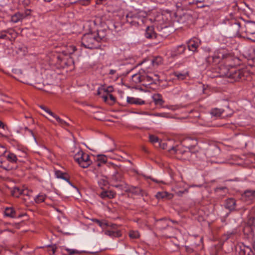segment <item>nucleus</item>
Masks as SVG:
<instances>
[{
  "label": "nucleus",
  "mask_w": 255,
  "mask_h": 255,
  "mask_svg": "<svg viewBox=\"0 0 255 255\" xmlns=\"http://www.w3.org/2000/svg\"><path fill=\"white\" fill-rule=\"evenodd\" d=\"M104 38V36L100 35L99 32L85 34L82 38L81 44L86 48H97L99 46V42Z\"/></svg>",
  "instance_id": "f257e3e1"
},
{
  "label": "nucleus",
  "mask_w": 255,
  "mask_h": 255,
  "mask_svg": "<svg viewBox=\"0 0 255 255\" xmlns=\"http://www.w3.org/2000/svg\"><path fill=\"white\" fill-rule=\"evenodd\" d=\"M232 28L236 33L245 32L247 36L255 34V22H248L242 25L239 21L234 20L232 22Z\"/></svg>",
  "instance_id": "f03ea898"
},
{
  "label": "nucleus",
  "mask_w": 255,
  "mask_h": 255,
  "mask_svg": "<svg viewBox=\"0 0 255 255\" xmlns=\"http://www.w3.org/2000/svg\"><path fill=\"white\" fill-rule=\"evenodd\" d=\"M171 153H175L178 158L183 160H189L192 153L189 148H187L183 144L173 146L168 149Z\"/></svg>",
  "instance_id": "7ed1b4c3"
},
{
  "label": "nucleus",
  "mask_w": 255,
  "mask_h": 255,
  "mask_svg": "<svg viewBox=\"0 0 255 255\" xmlns=\"http://www.w3.org/2000/svg\"><path fill=\"white\" fill-rule=\"evenodd\" d=\"M220 73L223 76H225L233 79L235 81H238L244 78V72L243 70H236L232 68L230 70L223 67L220 70Z\"/></svg>",
  "instance_id": "20e7f679"
},
{
  "label": "nucleus",
  "mask_w": 255,
  "mask_h": 255,
  "mask_svg": "<svg viewBox=\"0 0 255 255\" xmlns=\"http://www.w3.org/2000/svg\"><path fill=\"white\" fill-rule=\"evenodd\" d=\"M229 54L224 49L216 50L213 55L206 58V62L208 65H217L223 59L226 58Z\"/></svg>",
  "instance_id": "39448f33"
},
{
  "label": "nucleus",
  "mask_w": 255,
  "mask_h": 255,
  "mask_svg": "<svg viewBox=\"0 0 255 255\" xmlns=\"http://www.w3.org/2000/svg\"><path fill=\"white\" fill-rule=\"evenodd\" d=\"M74 158L82 168H87L92 163L89 155L81 149H78V151L74 155Z\"/></svg>",
  "instance_id": "423d86ee"
},
{
  "label": "nucleus",
  "mask_w": 255,
  "mask_h": 255,
  "mask_svg": "<svg viewBox=\"0 0 255 255\" xmlns=\"http://www.w3.org/2000/svg\"><path fill=\"white\" fill-rule=\"evenodd\" d=\"M241 199L247 204H251L255 200V190H247L242 195Z\"/></svg>",
  "instance_id": "0eeeda50"
},
{
  "label": "nucleus",
  "mask_w": 255,
  "mask_h": 255,
  "mask_svg": "<svg viewBox=\"0 0 255 255\" xmlns=\"http://www.w3.org/2000/svg\"><path fill=\"white\" fill-rule=\"evenodd\" d=\"M186 50L185 45H179L173 47L170 50V56L174 58L184 53Z\"/></svg>",
  "instance_id": "6e6552de"
},
{
  "label": "nucleus",
  "mask_w": 255,
  "mask_h": 255,
  "mask_svg": "<svg viewBox=\"0 0 255 255\" xmlns=\"http://www.w3.org/2000/svg\"><path fill=\"white\" fill-rule=\"evenodd\" d=\"M182 144L184 146L187 147V148H189L191 151L197 145L198 142L196 139L191 137H188L182 141Z\"/></svg>",
  "instance_id": "1a4fd4ad"
},
{
  "label": "nucleus",
  "mask_w": 255,
  "mask_h": 255,
  "mask_svg": "<svg viewBox=\"0 0 255 255\" xmlns=\"http://www.w3.org/2000/svg\"><path fill=\"white\" fill-rule=\"evenodd\" d=\"M213 2V0H190L189 4H196L198 7L202 8L209 6Z\"/></svg>",
  "instance_id": "9d476101"
},
{
  "label": "nucleus",
  "mask_w": 255,
  "mask_h": 255,
  "mask_svg": "<svg viewBox=\"0 0 255 255\" xmlns=\"http://www.w3.org/2000/svg\"><path fill=\"white\" fill-rule=\"evenodd\" d=\"M132 18L139 21V24H143L145 22L146 13L142 11L132 12Z\"/></svg>",
  "instance_id": "9b49d317"
},
{
  "label": "nucleus",
  "mask_w": 255,
  "mask_h": 255,
  "mask_svg": "<svg viewBox=\"0 0 255 255\" xmlns=\"http://www.w3.org/2000/svg\"><path fill=\"white\" fill-rule=\"evenodd\" d=\"M169 220L166 219H160L156 222V226L160 230L165 229L170 225Z\"/></svg>",
  "instance_id": "f8f14e48"
},
{
  "label": "nucleus",
  "mask_w": 255,
  "mask_h": 255,
  "mask_svg": "<svg viewBox=\"0 0 255 255\" xmlns=\"http://www.w3.org/2000/svg\"><path fill=\"white\" fill-rule=\"evenodd\" d=\"M145 36L147 38L152 39L156 38V34L154 30L153 26L147 27L145 33Z\"/></svg>",
  "instance_id": "ddd939ff"
},
{
  "label": "nucleus",
  "mask_w": 255,
  "mask_h": 255,
  "mask_svg": "<svg viewBox=\"0 0 255 255\" xmlns=\"http://www.w3.org/2000/svg\"><path fill=\"white\" fill-rule=\"evenodd\" d=\"M236 200L233 198H229L226 200L225 207L230 211L234 210L236 208Z\"/></svg>",
  "instance_id": "4468645a"
},
{
  "label": "nucleus",
  "mask_w": 255,
  "mask_h": 255,
  "mask_svg": "<svg viewBox=\"0 0 255 255\" xmlns=\"http://www.w3.org/2000/svg\"><path fill=\"white\" fill-rule=\"evenodd\" d=\"M116 193L111 190H104L102 191L100 196L102 199H112L115 197Z\"/></svg>",
  "instance_id": "2eb2a0df"
},
{
  "label": "nucleus",
  "mask_w": 255,
  "mask_h": 255,
  "mask_svg": "<svg viewBox=\"0 0 255 255\" xmlns=\"http://www.w3.org/2000/svg\"><path fill=\"white\" fill-rule=\"evenodd\" d=\"M199 43L197 39H191L188 43V47L190 51H195L199 47Z\"/></svg>",
  "instance_id": "dca6fc26"
},
{
  "label": "nucleus",
  "mask_w": 255,
  "mask_h": 255,
  "mask_svg": "<svg viewBox=\"0 0 255 255\" xmlns=\"http://www.w3.org/2000/svg\"><path fill=\"white\" fill-rule=\"evenodd\" d=\"M173 197V195L172 194L169 193L165 191L158 192L156 195V197L158 199H166L169 200L172 199Z\"/></svg>",
  "instance_id": "f3484780"
},
{
  "label": "nucleus",
  "mask_w": 255,
  "mask_h": 255,
  "mask_svg": "<svg viewBox=\"0 0 255 255\" xmlns=\"http://www.w3.org/2000/svg\"><path fill=\"white\" fill-rule=\"evenodd\" d=\"M127 101L128 104L138 105H143L145 103V102L141 99L130 97H127Z\"/></svg>",
  "instance_id": "a211bd4d"
},
{
  "label": "nucleus",
  "mask_w": 255,
  "mask_h": 255,
  "mask_svg": "<svg viewBox=\"0 0 255 255\" xmlns=\"http://www.w3.org/2000/svg\"><path fill=\"white\" fill-rule=\"evenodd\" d=\"M28 191L26 190H21L18 187H14L11 191V195L15 197H18L20 195H27Z\"/></svg>",
  "instance_id": "6ab92c4d"
},
{
  "label": "nucleus",
  "mask_w": 255,
  "mask_h": 255,
  "mask_svg": "<svg viewBox=\"0 0 255 255\" xmlns=\"http://www.w3.org/2000/svg\"><path fill=\"white\" fill-rule=\"evenodd\" d=\"M128 192L131 193L132 194L135 195H141L143 196V191L140 188L136 187H128Z\"/></svg>",
  "instance_id": "aec40b11"
},
{
  "label": "nucleus",
  "mask_w": 255,
  "mask_h": 255,
  "mask_svg": "<svg viewBox=\"0 0 255 255\" xmlns=\"http://www.w3.org/2000/svg\"><path fill=\"white\" fill-rule=\"evenodd\" d=\"M132 12H129L127 15V21L131 25L137 26L139 25V21L136 20L134 18H132Z\"/></svg>",
  "instance_id": "412c9836"
},
{
  "label": "nucleus",
  "mask_w": 255,
  "mask_h": 255,
  "mask_svg": "<svg viewBox=\"0 0 255 255\" xmlns=\"http://www.w3.org/2000/svg\"><path fill=\"white\" fill-rule=\"evenodd\" d=\"M158 79V77L157 75H154V77L149 75L143 76V81L146 82L148 85L155 83Z\"/></svg>",
  "instance_id": "4be33fe9"
},
{
  "label": "nucleus",
  "mask_w": 255,
  "mask_h": 255,
  "mask_svg": "<svg viewBox=\"0 0 255 255\" xmlns=\"http://www.w3.org/2000/svg\"><path fill=\"white\" fill-rule=\"evenodd\" d=\"M55 175L57 178L62 179L66 181L69 184L72 185V184L70 182L67 175L65 173L62 172L60 170H56L55 171Z\"/></svg>",
  "instance_id": "5701e85b"
},
{
  "label": "nucleus",
  "mask_w": 255,
  "mask_h": 255,
  "mask_svg": "<svg viewBox=\"0 0 255 255\" xmlns=\"http://www.w3.org/2000/svg\"><path fill=\"white\" fill-rule=\"evenodd\" d=\"M98 183L100 188L104 189V187L107 186L108 185L107 177L103 176L100 177L98 180Z\"/></svg>",
  "instance_id": "b1692460"
},
{
  "label": "nucleus",
  "mask_w": 255,
  "mask_h": 255,
  "mask_svg": "<svg viewBox=\"0 0 255 255\" xmlns=\"http://www.w3.org/2000/svg\"><path fill=\"white\" fill-rule=\"evenodd\" d=\"M24 17V15L20 12H17L11 16V21L14 23L21 21Z\"/></svg>",
  "instance_id": "393cba45"
},
{
  "label": "nucleus",
  "mask_w": 255,
  "mask_h": 255,
  "mask_svg": "<svg viewBox=\"0 0 255 255\" xmlns=\"http://www.w3.org/2000/svg\"><path fill=\"white\" fill-rule=\"evenodd\" d=\"M241 255H253L252 249L246 246H243L241 247Z\"/></svg>",
  "instance_id": "a878e982"
},
{
  "label": "nucleus",
  "mask_w": 255,
  "mask_h": 255,
  "mask_svg": "<svg viewBox=\"0 0 255 255\" xmlns=\"http://www.w3.org/2000/svg\"><path fill=\"white\" fill-rule=\"evenodd\" d=\"M153 101L156 105H162L164 101L162 99V96L159 94H156L152 96Z\"/></svg>",
  "instance_id": "bb28decb"
},
{
  "label": "nucleus",
  "mask_w": 255,
  "mask_h": 255,
  "mask_svg": "<svg viewBox=\"0 0 255 255\" xmlns=\"http://www.w3.org/2000/svg\"><path fill=\"white\" fill-rule=\"evenodd\" d=\"M4 215L5 216L11 218L16 217L15 211L14 209L11 207H7L5 209Z\"/></svg>",
  "instance_id": "cd10ccee"
},
{
  "label": "nucleus",
  "mask_w": 255,
  "mask_h": 255,
  "mask_svg": "<svg viewBox=\"0 0 255 255\" xmlns=\"http://www.w3.org/2000/svg\"><path fill=\"white\" fill-rule=\"evenodd\" d=\"M112 181L122 182L123 180V175L121 172H116L112 176Z\"/></svg>",
  "instance_id": "c85d7f7f"
},
{
  "label": "nucleus",
  "mask_w": 255,
  "mask_h": 255,
  "mask_svg": "<svg viewBox=\"0 0 255 255\" xmlns=\"http://www.w3.org/2000/svg\"><path fill=\"white\" fill-rule=\"evenodd\" d=\"M131 81L135 84H138L143 81V76L139 73H136L132 76Z\"/></svg>",
  "instance_id": "c756f323"
},
{
  "label": "nucleus",
  "mask_w": 255,
  "mask_h": 255,
  "mask_svg": "<svg viewBox=\"0 0 255 255\" xmlns=\"http://www.w3.org/2000/svg\"><path fill=\"white\" fill-rule=\"evenodd\" d=\"M6 159L12 163H15L17 161V158L14 153L9 152L6 156Z\"/></svg>",
  "instance_id": "7c9ffc66"
},
{
  "label": "nucleus",
  "mask_w": 255,
  "mask_h": 255,
  "mask_svg": "<svg viewBox=\"0 0 255 255\" xmlns=\"http://www.w3.org/2000/svg\"><path fill=\"white\" fill-rule=\"evenodd\" d=\"M46 196L43 193H39L34 198V200L36 203H40L44 201Z\"/></svg>",
  "instance_id": "2f4dec72"
},
{
  "label": "nucleus",
  "mask_w": 255,
  "mask_h": 255,
  "mask_svg": "<svg viewBox=\"0 0 255 255\" xmlns=\"http://www.w3.org/2000/svg\"><path fill=\"white\" fill-rule=\"evenodd\" d=\"M113 186L122 190L128 191V185L123 181L120 184L114 185Z\"/></svg>",
  "instance_id": "473e14b6"
},
{
  "label": "nucleus",
  "mask_w": 255,
  "mask_h": 255,
  "mask_svg": "<svg viewBox=\"0 0 255 255\" xmlns=\"http://www.w3.org/2000/svg\"><path fill=\"white\" fill-rule=\"evenodd\" d=\"M105 234L111 237H119L121 236L120 231H111L107 230L105 232Z\"/></svg>",
  "instance_id": "72a5a7b5"
},
{
  "label": "nucleus",
  "mask_w": 255,
  "mask_h": 255,
  "mask_svg": "<svg viewBox=\"0 0 255 255\" xmlns=\"http://www.w3.org/2000/svg\"><path fill=\"white\" fill-rule=\"evenodd\" d=\"M56 250L57 247L55 245L48 246L47 248V252L50 255H54Z\"/></svg>",
  "instance_id": "f704fd0d"
},
{
  "label": "nucleus",
  "mask_w": 255,
  "mask_h": 255,
  "mask_svg": "<svg viewBox=\"0 0 255 255\" xmlns=\"http://www.w3.org/2000/svg\"><path fill=\"white\" fill-rule=\"evenodd\" d=\"M223 112V110L219 109H214L212 110L211 114L216 117H220Z\"/></svg>",
  "instance_id": "c9c22d12"
},
{
  "label": "nucleus",
  "mask_w": 255,
  "mask_h": 255,
  "mask_svg": "<svg viewBox=\"0 0 255 255\" xmlns=\"http://www.w3.org/2000/svg\"><path fill=\"white\" fill-rule=\"evenodd\" d=\"M162 62V59L161 57H157L152 60V65L154 66H158Z\"/></svg>",
  "instance_id": "e433bc0d"
},
{
  "label": "nucleus",
  "mask_w": 255,
  "mask_h": 255,
  "mask_svg": "<svg viewBox=\"0 0 255 255\" xmlns=\"http://www.w3.org/2000/svg\"><path fill=\"white\" fill-rule=\"evenodd\" d=\"M129 236L131 239H137L139 237V234L136 231H131L129 233Z\"/></svg>",
  "instance_id": "4c0bfd02"
},
{
  "label": "nucleus",
  "mask_w": 255,
  "mask_h": 255,
  "mask_svg": "<svg viewBox=\"0 0 255 255\" xmlns=\"http://www.w3.org/2000/svg\"><path fill=\"white\" fill-rule=\"evenodd\" d=\"M149 141L152 143H155L157 142H159V138L157 136H156L154 135H150L149 136Z\"/></svg>",
  "instance_id": "58836bf2"
},
{
  "label": "nucleus",
  "mask_w": 255,
  "mask_h": 255,
  "mask_svg": "<svg viewBox=\"0 0 255 255\" xmlns=\"http://www.w3.org/2000/svg\"><path fill=\"white\" fill-rule=\"evenodd\" d=\"M66 251L67 252L69 255H74L76 254H79L80 252L78 250L74 249H66Z\"/></svg>",
  "instance_id": "ea45409f"
},
{
  "label": "nucleus",
  "mask_w": 255,
  "mask_h": 255,
  "mask_svg": "<svg viewBox=\"0 0 255 255\" xmlns=\"http://www.w3.org/2000/svg\"><path fill=\"white\" fill-rule=\"evenodd\" d=\"M39 107L45 111L47 113H48L49 115L51 116L54 115V113L51 112L49 109L47 108L46 107H44V106L41 105L39 106Z\"/></svg>",
  "instance_id": "a19ab883"
},
{
  "label": "nucleus",
  "mask_w": 255,
  "mask_h": 255,
  "mask_svg": "<svg viewBox=\"0 0 255 255\" xmlns=\"http://www.w3.org/2000/svg\"><path fill=\"white\" fill-rule=\"evenodd\" d=\"M175 75L177 77V78L178 79H180V80H183V79H185V78L186 77V74L177 73V72L175 73Z\"/></svg>",
  "instance_id": "79ce46f5"
},
{
  "label": "nucleus",
  "mask_w": 255,
  "mask_h": 255,
  "mask_svg": "<svg viewBox=\"0 0 255 255\" xmlns=\"http://www.w3.org/2000/svg\"><path fill=\"white\" fill-rule=\"evenodd\" d=\"M151 115L155 116V117H167V114L165 113H156L154 114H152Z\"/></svg>",
  "instance_id": "37998d69"
},
{
  "label": "nucleus",
  "mask_w": 255,
  "mask_h": 255,
  "mask_svg": "<svg viewBox=\"0 0 255 255\" xmlns=\"http://www.w3.org/2000/svg\"><path fill=\"white\" fill-rule=\"evenodd\" d=\"M98 160L100 161L101 163H104L107 161V158L105 155H98Z\"/></svg>",
  "instance_id": "c03bdc74"
},
{
  "label": "nucleus",
  "mask_w": 255,
  "mask_h": 255,
  "mask_svg": "<svg viewBox=\"0 0 255 255\" xmlns=\"http://www.w3.org/2000/svg\"><path fill=\"white\" fill-rule=\"evenodd\" d=\"M52 117L55 118L57 122H58L60 125L63 121V120L61 119L59 117L55 115L54 113V115L52 116Z\"/></svg>",
  "instance_id": "a18cd8bd"
},
{
  "label": "nucleus",
  "mask_w": 255,
  "mask_h": 255,
  "mask_svg": "<svg viewBox=\"0 0 255 255\" xmlns=\"http://www.w3.org/2000/svg\"><path fill=\"white\" fill-rule=\"evenodd\" d=\"M7 38L6 34H5L4 31H0V39H6Z\"/></svg>",
  "instance_id": "49530a36"
},
{
  "label": "nucleus",
  "mask_w": 255,
  "mask_h": 255,
  "mask_svg": "<svg viewBox=\"0 0 255 255\" xmlns=\"http://www.w3.org/2000/svg\"><path fill=\"white\" fill-rule=\"evenodd\" d=\"M96 222L98 224V225L101 227H104V226L105 225L107 226H109V225L107 224V223H103L101 221L98 220H96Z\"/></svg>",
  "instance_id": "de8ad7c7"
},
{
  "label": "nucleus",
  "mask_w": 255,
  "mask_h": 255,
  "mask_svg": "<svg viewBox=\"0 0 255 255\" xmlns=\"http://www.w3.org/2000/svg\"><path fill=\"white\" fill-rule=\"evenodd\" d=\"M247 38L253 42H255V33L251 35L247 36Z\"/></svg>",
  "instance_id": "09e8293b"
},
{
  "label": "nucleus",
  "mask_w": 255,
  "mask_h": 255,
  "mask_svg": "<svg viewBox=\"0 0 255 255\" xmlns=\"http://www.w3.org/2000/svg\"><path fill=\"white\" fill-rule=\"evenodd\" d=\"M4 31L5 34H6V33H8L9 35H12V34L14 32V30L11 29H7L6 30H4Z\"/></svg>",
  "instance_id": "8fccbe9b"
},
{
  "label": "nucleus",
  "mask_w": 255,
  "mask_h": 255,
  "mask_svg": "<svg viewBox=\"0 0 255 255\" xmlns=\"http://www.w3.org/2000/svg\"><path fill=\"white\" fill-rule=\"evenodd\" d=\"M0 167H1L3 169L6 170H12L13 169H14L15 167H10L9 166V165H8L6 167H5V166H0Z\"/></svg>",
  "instance_id": "3c124183"
},
{
  "label": "nucleus",
  "mask_w": 255,
  "mask_h": 255,
  "mask_svg": "<svg viewBox=\"0 0 255 255\" xmlns=\"http://www.w3.org/2000/svg\"><path fill=\"white\" fill-rule=\"evenodd\" d=\"M169 144V143H160L159 142V146L162 148L163 149H165L166 148V146H167V145Z\"/></svg>",
  "instance_id": "603ef678"
},
{
  "label": "nucleus",
  "mask_w": 255,
  "mask_h": 255,
  "mask_svg": "<svg viewBox=\"0 0 255 255\" xmlns=\"http://www.w3.org/2000/svg\"><path fill=\"white\" fill-rule=\"evenodd\" d=\"M109 98L112 101V103H114L116 101L115 97L112 94L109 95Z\"/></svg>",
  "instance_id": "864d4df0"
},
{
  "label": "nucleus",
  "mask_w": 255,
  "mask_h": 255,
  "mask_svg": "<svg viewBox=\"0 0 255 255\" xmlns=\"http://www.w3.org/2000/svg\"><path fill=\"white\" fill-rule=\"evenodd\" d=\"M61 125L62 127H68L69 125L68 123L63 120V122L61 124Z\"/></svg>",
  "instance_id": "5fc2aeb1"
},
{
  "label": "nucleus",
  "mask_w": 255,
  "mask_h": 255,
  "mask_svg": "<svg viewBox=\"0 0 255 255\" xmlns=\"http://www.w3.org/2000/svg\"><path fill=\"white\" fill-rule=\"evenodd\" d=\"M102 98L103 99L105 102H107L108 100L109 99V95L103 96Z\"/></svg>",
  "instance_id": "6e6d98bb"
},
{
  "label": "nucleus",
  "mask_w": 255,
  "mask_h": 255,
  "mask_svg": "<svg viewBox=\"0 0 255 255\" xmlns=\"http://www.w3.org/2000/svg\"><path fill=\"white\" fill-rule=\"evenodd\" d=\"M116 71L113 69L110 70L109 74L111 75H114L116 73Z\"/></svg>",
  "instance_id": "4d7b16f0"
},
{
  "label": "nucleus",
  "mask_w": 255,
  "mask_h": 255,
  "mask_svg": "<svg viewBox=\"0 0 255 255\" xmlns=\"http://www.w3.org/2000/svg\"><path fill=\"white\" fill-rule=\"evenodd\" d=\"M0 128H2L3 129H4L5 128V125L1 121H0Z\"/></svg>",
  "instance_id": "13d9d810"
},
{
  "label": "nucleus",
  "mask_w": 255,
  "mask_h": 255,
  "mask_svg": "<svg viewBox=\"0 0 255 255\" xmlns=\"http://www.w3.org/2000/svg\"><path fill=\"white\" fill-rule=\"evenodd\" d=\"M112 228H113V229H115L116 228V227H117V225H116L114 224V225H112Z\"/></svg>",
  "instance_id": "bf43d9fd"
},
{
  "label": "nucleus",
  "mask_w": 255,
  "mask_h": 255,
  "mask_svg": "<svg viewBox=\"0 0 255 255\" xmlns=\"http://www.w3.org/2000/svg\"><path fill=\"white\" fill-rule=\"evenodd\" d=\"M71 48L73 49V52H74L76 50V48H75V47L71 46Z\"/></svg>",
  "instance_id": "052dcab7"
},
{
  "label": "nucleus",
  "mask_w": 255,
  "mask_h": 255,
  "mask_svg": "<svg viewBox=\"0 0 255 255\" xmlns=\"http://www.w3.org/2000/svg\"><path fill=\"white\" fill-rule=\"evenodd\" d=\"M170 222H172L173 223H177V222L176 221H172V220H170Z\"/></svg>",
  "instance_id": "680f3d73"
},
{
  "label": "nucleus",
  "mask_w": 255,
  "mask_h": 255,
  "mask_svg": "<svg viewBox=\"0 0 255 255\" xmlns=\"http://www.w3.org/2000/svg\"><path fill=\"white\" fill-rule=\"evenodd\" d=\"M44 0L46 2H49L51 1L52 0Z\"/></svg>",
  "instance_id": "e2e57ef3"
},
{
  "label": "nucleus",
  "mask_w": 255,
  "mask_h": 255,
  "mask_svg": "<svg viewBox=\"0 0 255 255\" xmlns=\"http://www.w3.org/2000/svg\"><path fill=\"white\" fill-rule=\"evenodd\" d=\"M97 166H101V164H100V163H99V162H97Z\"/></svg>",
  "instance_id": "0e129e2a"
},
{
  "label": "nucleus",
  "mask_w": 255,
  "mask_h": 255,
  "mask_svg": "<svg viewBox=\"0 0 255 255\" xmlns=\"http://www.w3.org/2000/svg\"><path fill=\"white\" fill-rule=\"evenodd\" d=\"M57 58L61 60V59H60V58L59 57V56H57Z\"/></svg>",
  "instance_id": "69168bd1"
},
{
  "label": "nucleus",
  "mask_w": 255,
  "mask_h": 255,
  "mask_svg": "<svg viewBox=\"0 0 255 255\" xmlns=\"http://www.w3.org/2000/svg\"><path fill=\"white\" fill-rule=\"evenodd\" d=\"M98 94H99H99H100V91H98Z\"/></svg>",
  "instance_id": "338daca9"
}]
</instances>
